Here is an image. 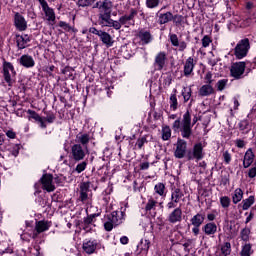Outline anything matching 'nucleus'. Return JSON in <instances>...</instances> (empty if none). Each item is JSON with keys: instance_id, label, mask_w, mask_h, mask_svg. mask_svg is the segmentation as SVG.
Wrapping results in <instances>:
<instances>
[{"instance_id": "f704fd0d", "label": "nucleus", "mask_w": 256, "mask_h": 256, "mask_svg": "<svg viewBox=\"0 0 256 256\" xmlns=\"http://www.w3.org/2000/svg\"><path fill=\"white\" fill-rule=\"evenodd\" d=\"M114 20L111 19V16H108L107 18H102L100 20L101 25H104V27H113Z\"/></svg>"}, {"instance_id": "338daca9", "label": "nucleus", "mask_w": 256, "mask_h": 256, "mask_svg": "<svg viewBox=\"0 0 256 256\" xmlns=\"http://www.w3.org/2000/svg\"><path fill=\"white\" fill-rule=\"evenodd\" d=\"M45 121H47L48 123H53V121H55V115H49L45 118Z\"/></svg>"}, {"instance_id": "58836bf2", "label": "nucleus", "mask_w": 256, "mask_h": 256, "mask_svg": "<svg viewBox=\"0 0 256 256\" xmlns=\"http://www.w3.org/2000/svg\"><path fill=\"white\" fill-rule=\"evenodd\" d=\"M27 113L30 115L29 119H34V121H41V116H39L35 110H28Z\"/></svg>"}, {"instance_id": "09e8293b", "label": "nucleus", "mask_w": 256, "mask_h": 256, "mask_svg": "<svg viewBox=\"0 0 256 256\" xmlns=\"http://www.w3.org/2000/svg\"><path fill=\"white\" fill-rule=\"evenodd\" d=\"M155 205H157V201L149 200L148 203L146 204V211H151V209H153Z\"/></svg>"}, {"instance_id": "bb28decb", "label": "nucleus", "mask_w": 256, "mask_h": 256, "mask_svg": "<svg viewBox=\"0 0 256 256\" xmlns=\"http://www.w3.org/2000/svg\"><path fill=\"white\" fill-rule=\"evenodd\" d=\"M16 39L18 49H25V45L31 41L29 38H25L21 35H16Z\"/></svg>"}, {"instance_id": "3c124183", "label": "nucleus", "mask_w": 256, "mask_h": 256, "mask_svg": "<svg viewBox=\"0 0 256 256\" xmlns=\"http://www.w3.org/2000/svg\"><path fill=\"white\" fill-rule=\"evenodd\" d=\"M223 157H224L225 163L229 165V163H231V154H229V152L226 151L223 153Z\"/></svg>"}, {"instance_id": "680f3d73", "label": "nucleus", "mask_w": 256, "mask_h": 256, "mask_svg": "<svg viewBox=\"0 0 256 256\" xmlns=\"http://www.w3.org/2000/svg\"><path fill=\"white\" fill-rule=\"evenodd\" d=\"M88 194L87 192L80 191V201L84 202L87 201Z\"/></svg>"}, {"instance_id": "2f4dec72", "label": "nucleus", "mask_w": 256, "mask_h": 256, "mask_svg": "<svg viewBox=\"0 0 256 256\" xmlns=\"http://www.w3.org/2000/svg\"><path fill=\"white\" fill-rule=\"evenodd\" d=\"M162 139L163 141H169L171 139V128L169 126L162 128Z\"/></svg>"}, {"instance_id": "aec40b11", "label": "nucleus", "mask_w": 256, "mask_h": 256, "mask_svg": "<svg viewBox=\"0 0 256 256\" xmlns=\"http://www.w3.org/2000/svg\"><path fill=\"white\" fill-rule=\"evenodd\" d=\"M100 40L102 41V43L104 45H106V47H112L113 46V38L110 36L109 33L107 32H101L100 33Z\"/></svg>"}, {"instance_id": "4d7b16f0", "label": "nucleus", "mask_w": 256, "mask_h": 256, "mask_svg": "<svg viewBox=\"0 0 256 256\" xmlns=\"http://www.w3.org/2000/svg\"><path fill=\"white\" fill-rule=\"evenodd\" d=\"M145 143H147V138L142 137L141 139H139L137 141V145H138L139 149H141L145 145Z\"/></svg>"}, {"instance_id": "0eeeda50", "label": "nucleus", "mask_w": 256, "mask_h": 256, "mask_svg": "<svg viewBox=\"0 0 256 256\" xmlns=\"http://www.w3.org/2000/svg\"><path fill=\"white\" fill-rule=\"evenodd\" d=\"M246 65L247 64L245 62H236L232 64L230 73L234 77V79H241V75L245 73Z\"/></svg>"}, {"instance_id": "1a4fd4ad", "label": "nucleus", "mask_w": 256, "mask_h": 256, "mask_svg": "<svg viewBox=\"0 0 256 256\" xmlns=\"http://www.w3.org/2000/svg\"><path fill=\"white\" fill-rule=\"evenodd\" d=\"M14 25L18 31H27V21L19 12L14 15Z\"/></svg>"}, {"instance_id": "f8f14e48", "label": "nucleus", "mask_w": 256, "mask_h": 256, "mask_svg": "<svg viewBox=\"0 0 256 256\" xmlns=\"http://www.w3.org/2000/svg\"><path fill=\"white\" fill-rule=\"evenodd\" d=\"M168 221L170 223H181V221H183V211L181 207L174 209V211L170 213Z\"/></svg>"}, {"instance_id": "774afa93", "label": "nucleus", "mask_w": 256, "mask_h": 256, "mask_svg": "<svg viewBox=\"0 0 256 256\" xmlns=\"http://www.w3.org/2000/svg\"><path fill=\"white\" fill-rule=\"evenodd\" d=\"M140 169H149V162H143L142 164H140Z\"/></svg>"}, {"instance_id": "7ed1b4c3", "label": "nucleus", "mask_w": 256, "mask_h": 256, "mask_svg": "<svg viewBox=\"0 0 256 256\" xmlns=\"http://www.w3.org/2000/svg\"><path fill=\"white\" fill-rule=\"evenodd\" d=\"M111 9H113V2L109 0H104L101 3V7L98 14L99 21H101V19H106L107 17H111V11H112Z\"/></svg>"}, {"instance_id": "ddd939ff", "label": "nucleus", "mask_w": 256, "mask_h": 256, "mask_svg": "<svg viewBox=\"0 0 256 256\" xmlns=\"http://www.w3.org/2000/svg\"><path fill=\"white\" fill-rule=\"evenodd\" d=\"M19 63L20 65H22V67H26V68L35 67V60H33V57L27 54H24L20 57Z\"/></svg>"}, {"instance_id": "a211bd4d", "label": "nucleus", "mask_w": 256, "mask_h": 256, "mask_svg": "<svg viewBox=\"0 0 256 256\" xmlns=\"http://www.w3.org/2000/svg\"><path fill=\"white\" fill-rule=\"evenodd\" d=\"M193 157L197 159V161H201L203 159V144L197 143L193 147Z\"/></svg>"}, {"instance_id": "37998d69", "label": "nucleus", "mask_w": 256, "mask_h": 256, "mask_svg": "<svg viewBox=\"0 0 256 256\" xmlns=\"http://www.w3.org/2000/svg\"><path fill=\"white\" fill-rule=\"evenodd\" d=\"M170 41L173 47H179V38L177 37V34L170 35Z\"/></svg>"}, {"instance_id": "f03ea898", "label": "nucleus", "mask_w": 256, "mask_h": 256, "mask_svg": "<svg viewBox=\"0 0 256 256\" xmlns=\"http://www.w3.org/2000/svg\"><path fill=\"white\" fill-rule=\"evenodd\" d=\"M250 49L251 43L249 42V38H244L235 46L234 56L236 59H244V57H247Z\"/></svg>"}, {"instance_id": "2eb2a0df", "label": "nucleus", "mask_w": 256, "mask_h": 256, "mask_svg": "<svg viewBox=\"0 0 256 256\" xmlns=\"http://www.w3.org/2000/svg\"><path fill=\"white\" fill-rule=\"evenodd\" d=\"M190 222L193 227H201L205 223V213H197L191 218Z\"/></svg>"}, {"instance_id": "a878e982", "label": "nucleus", "mask_w": 256, "mask_h": 256, "mask_svg": "<svg viewBox=\"0 0 256 256\" xmlns=\"http://www.w3.org/2000/svg\"><path fill=\"white\" fill-rule=\"evenodd\" d=\"M183 197V192L179 188H174L171 194V199L174 203H179Z\"/></svg>"}, {"instance_id": "b1692460", "label": "nucleus", "mask_w": 256, "mask_h": 256, "mask_svg": "<svg viewBox=\"0 0 256 256\" xmlns=\"http://www.w3.org/2000/svg\"><path fill=\"white\" fill-rule=\"evenodd\" d=\"M35 229H36L38 235L45 231H49V222L38 221V222H36Z\"/></svg>"}, {"instance_id": "c03bdc74", "label": "nucleus", "mask_w": 256, "mask_h": 256, "mask_svg": "<svg viewBox=\"0 0 256 256\" xmlns=\"http://www.w3.org/2000/svg\"><path fill=\"white\" fill-rule=\"evenodd\" d=\"M87 168V162H82L76 166L77 173H83V170Z\"/></svg>"}, {"instance_id": "69168bd1", "label": "nucleus", "mask_w": 256, "mask_h": 256, "mask_svg": "<svg viewBox=\"0 0 256 256\" xmlns=\"http://www.w3.org/2000/svg\"><path fill=\"white\" fill-rule=\"evenodd\" d=\"M7 137H9V139H15V137H17V134H15V132L9 130L7 133H6Z\"/></svg>"}, {"instance_id": "a19ab883", "label": "nucleus", "mask_w": 256, "mask_h": 256, "mask_svg": "<svg viewBox=\"0 0 256 256\" xmlns=\"http://www.w3.org/2000/svg\"><path fill=\"white\" fill-rule=\"evenodd\" d=\"M249 233H251V230L249 228H244L241 231L242 241H249Z\"/></svg>"}, {"instance_id": "a18cd8bd", "label": "nucleus", "mask_w": 256, "mask_h": 256, "mask_svg": "<svg viewBox=\"0 0 256 256\" xmlns=\"http://www.w3.org/2000/svg\"><path fill=\"white\" fill-rule=\"evenodd\" d=\"M226 86H227V80L225 79L220 80L217 83L218 91H223V89H225Z\"/></svg>"}, {"instance_id": "e2e57ef3", "label": "nucleus", "mask_w": 256, "mask_h": 256, "mask_svg": "<svg viewBox=\"0 0 256 256\" xmlns=\"http://www.w3.org/2000/svg\"><path fill=\"white\" fill-rule=\"evenodd\" d=\"M113 29H116V31H119L121 29V23L119 21H115L112 23Z\"/></svg>"}, {"instance_id": "de8ad7c7", "label": "nucleus", "mask_w": 256, "mask_h": 256, "mask_svg": "<svg viewBox=\"0 0 256 256\" xmlns=\"http://www.w3.org/2000/svg\"><path fill=\"white\" fill-rule=\"evenodd\" d=\"M58 25H59V27L64 29V31H70L71 30V26L68 23L64 22V21H60Z\"/></svg>"}, {"instance_id": "bf43d9fd", "label": "nucleus", "mask_w": 256, "mask_h": 256, "mask_svg": "<svg viewBox=\"0 0 256 256\" xmlns=\"http://www.w3.org/2000/svg\"><path fill=\"white\" fill-rule=\"evenodd\" d=\"M248 177H250V179H254V177H256V167L251 168L248 172Z\"/></svg>"}, {"instance_id": "9b49d317", "label": "nucleus", "mask_w": 256, "mask_h": 256, "mask_svg": "<svg viewBox=\"0 0 256 256\" xmlns=\"http://www.w3.org/2000/svg\"><path fill=\"white\" fill-rule=\"evenodd\" d=\"M38 1L47 17V21H55V11H53V8L49 7V4H47L46 0Z\"/></svg>"}, {"instance_id": "cd10ccee", "label": "nucleus", "mask_w": 256, "mask_h": 256, "mask_svg": "<svg viewBox=\"0 0 256 256\" xmlns=\"http://www.w3.org/2000/svg\"><path fill=\"white\" fill-rule=\"evenodd\" d=\"M213 93V86L211 84L203 85L200 88V95L202 97H207V95H211Z\"/></svg>"}, {"instance_id": "6e6552de", "label": "nucleus", "mask_w": 256, "mask_h": 256, "mask_svg": "<svg viewBox=\"0 0 256 256\" xmlns=\"http://www.w3.org/2000/svg\"><path fill=\"white\" fill-rule=\"evenodd\" d=\"M185 153H187V141L179 138L176 143L174 155L176 159H183V157H185Z\"/></svg>"}, {"instance_id": "0e129e2a", "label": "nucleus", "mask_w": 256, "mask_h": 256, "mask_svg": "<svg viewBox=\"0 0 256 256\" xmlns=\"http://www.w3.org/2000/svg\"><path fill=\"white\" fill-rule=\"evenodd\" d=\"M179 51H185V49H187V43L186 42H180L179 45Z\"/></svg>"}, {"instance_id": "603ef678", "label": "nucleus", "mask_w": 256, "mask_h": 256, "mask_svg": "<svg viewBox=\"0 0 256 256\" xmlns=\"http://www.w3.org/2000/svg\"><path fill=\"white\" fill-rule=\"evenodd\" d=\"M80 191L87 193V192L89 191V183L83 182V183L80 185Z\"/></svg>"}, {"instance_id": "f257e3e1", "label": "nucleus", "mask_w": 256, "mask_h": 256, "mask_svg": "<svg viewBox=\"0 0 256 256\" xmlns=\"http://www.w3.org/2000/svg\"><path fill=\"white\" fill-rule=\"evenodd\" d=\"M174 131H181V135L184 139H189L193 135V130L191 129V113L189 110L183 115L182 122L180 119L174 121L172 125Z\"/></svg>"}, {"instance_id": "9d476101", "label": "nucleus", "mask_w": 256, "mask_h": 256, "mask_svg": "<svg viewBox=\"0 0 256 256\" xmlns=\"http://www.w3.org/2000/svg\"><path fill=\"white\" fill-rule=\"evenodd\" d=\"M72 157L74 161H83L85 159V150H83L81 144L72 146Z\"/></svg>"}, {"instance_id": "8fccbe9b", "label": "nucleus", "mask_w": 256, "mask_h": 256, "mask_svg": "<svg viewBox=\"0 0 256 256\" xmlns=\"http://www.w3.org/2000/svg\"><path fill=\"white\" fill-rule=\"evenodd\" d=\"M104 229L105 231H113V221H108L104 223Z\"/></svg>"}, {"instance_id": "c9c22d12", "label": "nucleus", "mask_w": 256, "mask_h": 256, "mask_svg": "<svg viewBox=\"0 0 256 256\" xmlns=\"http://www.w3.org/2000/svg\"><path fill=\"white\" fill-rule=\"evenodd\" d=\"M221 251L225 256L231 255V243L225 242V244L221 247Z\"/></svg>"}, {"instance_id": "39448f33", "label": "nucleus", "mask_w": 256, "mask_h": 256, "mask_svg": "<svg viewBox=\"0 0 256 256\" xmlns=\"http://www.w3.org/2000/svg\"><path fill=\"white\" fill-rule=\"evenodd\" d=\"M40 183L42 184V189H44V191H47L48 193H53V191H55L52 174H43L40 179Z\"/></svg>"}, {"instance_id": "c85d7f7f", "label": "nucleus", "mask_w": 256, "mask_h": 256, "mask_svg": "<svg viewBox=\"0 0 256 256\" xmlns=\"http://www.w3.org/2000/svg\"><path fill=\"white\" fill-rule=\"evenodd\" d=\"M243 199V190L241 188H237L234 191V195L232 196V201L234 205H237Z\"/></svg>"}, {"instance_id": "72a5a7b5", "label": "nucleus", "mask_w": 256, "mask_h": 256, "mask_svg": "<svg viewBox=\"0 0 256 256\" xmlns=\"http://www.w3.org/2000/svg\"><path fill=\"white\" fill-rule=\"evenodd\" d=\"M251 244H245L240 252V256H251Z\"/></svg>"}, {"instance_id": "20e7f679", "label": "nucleus", "mask_w": 256, "mask_h": 256, "mask_svg": "<svg viewBox=\"0 0 256 256\" xmlns=\"http://www.w3.org/2000/svg\"><path fill=\"white\" fill-rule=\"evenodd\" d=\"M178 19V21H177ZM169 21H176V25H181V21H183V16L174 15L171 12H166L164 14L159 15V24L165 25V23H169Z\"/></svg>"}, {"instance_id": "13d9d810", "label": "nucleus", "mask_w": 256, "mask_h": 256, "mask_svg": "<svg viewBox=\"0 0 256 256\" xmlns=\"http://www.w3.org/2000/svg\"><path fill=\"white\" fill-rule=\"evenodd\" d=\"M183 97H184V102L187 103V101H189V99H191V89H189L188 92H183L182 93Z\"/></svg>"}, {"instance_id": "864d4df0", "label": "nucleus", "mask_w": 256, "mask_h": 256, "mask_svg": "<svg viewBox=\"0 0 256 256\" xmlns=\"http://www.w3.org/2000/svg\"><path fill=\"white\" fill-rule=\"evenodd\" d=\"M149 241L148 240H144V242L143 241H141V249L143 250V251H149ZM144 245V246H143Z\"/></svg>"}, {"instance_id": "473e14b6", "label": "nucleus", "mask_w": 256, "mask_h": 256, "mask_svg": "<svg viewBox=\"0 0 256 256\" xmlns=\"http://www.w3.org/2000/svg\"><path fill=\"white\" fill-rule=\"evenodd\" d=\"M220 205L223 207V209L229 208V205H231V198L229 196H223L220 198Z\"/></svg>"}, {"instance_id": "c756f323", "label": "nucleus", "mask_w": 256, "mask_h": 256, "mask_svg": "<svg viewBox=\"0 0 256 256\" xmlns=\"http://www.w3.org/2000/svg\"><path fill=\"white\" fill-rule=\"evenodd\" d=\"M238 126H239L240 131H243L244 133H249V131L251 130V125H249L248 120L240 121Z\"/></svg>"}, {"instance_id": "423d86ee", "label": "nucleus", "mask_w": 256, "mask_h": 256, "mask_svg": "<svg viewBox=\"0 0 256 256\" xmlns=\"http://www.w3.org/2000/svg\"><path fill=\"white\" fill-rule=\"evenodd\" d=\"M9 71H11V73L13 75H16L15 67H13V64H11V62L4 61V63H3L4 80L6 81V83H8L9 87H11V85H13L14 81L11 78V74L9 73Z\"/></svg>"}, {"instance_id": "79ce46f5", "label": "nucleus", "mask_w": 256, "mask_h": 256, "mask_svg": "<svg viewBox=\"0 0 256 256\" xmlns=\"http://www.w3.org/2000/svg\"><path fill=\"white\" fill-rule=\"evenodd\" d=\"M170 102H171V104H170L171 109H173L175 111L177 109V105H178L177 95H175V94L171 95Z\"/></svg>"}, {"instance_id": "7c9ffc66", "label": "nucleus", "mask_w": 256, "mask_h": 256, "mask_svg": "<svg viewBox=\"0 0 256 256\" xmlns=\"http://www.w3.org/2000/svg\"><path fill=\"white\" fill-rule=\"evenodd\" d=\"M95 217H99V213L88 215L86 218H84V229L85 230L89 229V226L91 225V223H93V219H95Z\"/></svg>"}, {"instance_id": "4be33fe9", "label": "nucleus", "mask_w": 256, "mask_h": 256, "mask_svg": "<svg viewBox=\"0 0 256 256\" xmlns=\"http://www.w3.org/2000/svg\"><path fill=\"white\" fill-rule=\"evenodd\" d=\"M82 249L83 251H85V253L91 255L95 253V249H97V244H95V242L88 241L83 244Z\"/></svg>"}, {"instance_id": "6e6d98bb", "label": "nucleus", "mask_w": 256, "mask_h": 256, "mask_svg": "<svg viewBox=\"0 0 256 256\" xmlns=\"http://www.w3.org/2000/svg\"><path fill=\"white\" fill-rule=\"evenodd\" d=\"M80 142L82 145H87L89 143V136L88 135H82L80 137Z\"/></svg>"}, {"instance_id": "49530a36", "label": "nucleus", "mask_w": 256, "mask_h": 256, "mask_svg": "<svg viewBox=\"0 0 256 256\" xmlns=\"http://www.w3.org/2000/svg\"><path fill=\"white\" fill-rule=\"evenodd\" d=\"M211 43V38L209 36H204L202 39V47H209Z\"/></svg>"}, {"instance_id": "412c9836", "label": "nucleus", "mask_w": 256, "mask_h": 256, "mask_svg": "<svg viewBox=\"0 0 256 256\" xmlns=\"http://www.w3.org/2000/svg\"><path fill=\"white\" fill-rule=\"evenodd\" d=\"M195 68V64L193 63V58L189 57L186 60V63L184 65V75L187 77L193 73V69Z\"/></svg>"}, {"instance_id": "6ab92c4d", "label": "nucleus", "mask_w": 256, "mask_h": 256, "mask_svg": "<svg viewBox=\"0 0 256 256\" xmlns=\"http://www.w3.org/2000/svg\"><path fill=\"white\" fill-rule=\"evenodd\" d=\"M253 159H255V154H253V151L250 149L244 155L243 166L245 169H247L248 167H251V164L253 163Z\"/></svg>"}, {"instance_id": "4468645a", "label": "nucleus", "mask_w": 256, "mask_h": 256, "mask_svg": "<svg viewBox=\"0 0 256 256\" xmlns=\"http://www.w3.org/2000/svg\"><path fill=\"white\" fill-rule=\"evenodd\" d=\"M165 61H167V54L165 52H160L155 58V65L158 71H161L165 67Z\"/></svg>"}, {"instance_id": "dca6fc26", "label": "nucleus", "mask_w": 256, "mask_h": 256, "mask_svg": "<svg viewBox=\"0 0 256 256\" xmlns=\"http://www.w3.org/2000/svg\"><path fill=\"white\" fill-rule=\"evenodd\" d=\"M138 37H139L140 41H142V43H144V45H149V43H151V41L153 40V36L151 35V32H149V31L140 30L138 33Z\"/></svg>"}, {"instance_id": "ea45409f", "label": "nucleus", "mask_w": 256, "mask_h": 256, "mask_svg": "<svg viewBox=\"0 0 256 256\" xmlns=\"http://www.w3.org/2000/svg\"><path fill=\"white\" fill-rule=\"evenodd\" d=\"M155 191L158 193V195H164L165 193V184L159 183L155 186Z\"/></svg>"}, {"instance_id": "f3484780", "label": "nucleus", "mask_w": 256, "mask_h": 256, "mask_svg": "<svg viewBox=\"0 0 256 256\" xmlns=\"http://www.w3.org/2000/svg\"><path fill=\"white\" fill-rule=\"evenodd\" d=\"M202 231L205 235H215L217 233V224L209 222L202 227Z\"/></svg>"}, {"instance_id": "5701e85b", "label": "nucleus", "mask_w": 256, "mask_h": 256, "mask_svg": "<svg viewBox=\"0 0 256 256\" xmlns=\"http://www.w3.org/2000/svg\"><path fill=\"white\" fill-rule=\"evenodd\" d=\"M135 15H137V10L131 9L130 15H124L120 17L119 19L120 25H126L127 21H133V19H135Z\"/></svg>"}, {"instance_id": "052dcab7", "label": "nucleus", "mask_w": 256, "mask_h": 256, "mask_svg": "<svg viewBox=\"0 0 256 256\" xmlns=\"http://www.w3.org/2000/svg\"><path fill=\"white\" fill-rule=\"evenodd\" d=\"M89 31H90V33H93V35H98V37H99V36L101 35V33L103 32V31H101V30H97V28H95V27L90 28Z\"/></svg>"}, {"instance_id": "5fc2aeb1", "label": "nucleus", "mask_w": 256, "mask_h": 256, "mask_svg": "<svg viewBox=\"0 0 256 256\" xmlns=\"http://www.w3.org/2000/svg\"><path fill=\"white\" fill-rule=\"evenodd\" d=\"M212 77H213V74H211V72H207L205 76V80L208 85H211L213 83Z\"/></svg>"}, {"instance_id": "393cba45", "label": "nucleus", "mask_w": 256, "mask_h": 256, "mask_svg": "<svg viewBox=\"0 0 256 256\" xmlns=\"http://www.w3.org/2000/svg\"><path fill=\"white\" fill-rule=\"evenodd\" d=\"M253 203H255V196H249V198L243 200L242 203L238 205V207H242L243 211H247V209H249Z\"/></svg>"}, {"instance_id": "4c0bfd02", "label": "nucleus", "mask_w": 256, "mask_h": 256, "mask_svg": "<svg viewBox=\"0 0 256 256\" xmlns=\"http://www.w3.org/2000/svg\"><path fill=\"white\" fill-rule=\"evenodd\" d=\"M97 0H78L79 7H90Z\"/></svg>"}, {"instance_id": "e433bc0d", "label": "nucleus", "mask_w": 256, "mask_h": 256, "mask_svg": "<svg viewBox=\"0 0 256 256\" xmlns=\"http://www.w3.org/2000/svg\"><path fill=\"white\" fill-rule=\"evenodd\" d=\"M161 0H146V7L148 9H155V7H159V3Z\"/></svg>"}]
</instances>
